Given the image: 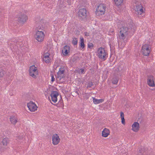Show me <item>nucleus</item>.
Here are the masks:
<instances>
[{
	"mask_svg": "<svg viewBox=\"0 0 155 155\" xmlns=\"http://www.w3.org/2000/svg\"><path fill=\"white\" fill-rule=\"evenodd\" d=\"M78 72L80 74H84V70L82 68L80 69L79 70H78Z\"/></svg>",
	"mask_w": 155,
	"mask_h": 155,
	"instance_id": "31",
	"label": "nucleus"
},
{
	"mask_svg": "<svg viewBox=\"0 0 155 155\" xmlns=\"http://www.w3.org/2000/svg\"><path fill=\"white\" fill-rule=\"evenodd\" d=\"M120 35H119L120 38L123 40H124L126 38V36L128 35H125L124 33L121 32L120 33Z\"/></svg>",
	"mask_w": 155,
	"mask_h": 155,
	"instance_id": "24",
	"label": "nucleus"
},
{
	"mask_svg": "<svg viewBox=\"0 0 155 155\" xmlns=\"http://www.w3.org/2000/svg\"><path fill=\"white\" fill-rule=\"evenodd\" d=\"M98 56L100 59L105 60L106 59V56L107 55V52L104 48L100 47L98 50Z\"/></svg>",
	"mask_w": 155,
	"mask_h": 155,
	"instance_id": "5",
	"label": "nucleus"
},
{
	"mask_svg": "<svg viewBox=\"0 0 155 155\" xmlns=\"http://www.w3.org/2000/svg\"><path fill=\"white\" fill-rule=\"evenodd\" d=\"M78 41L77 38H73L72 41V43L74 45H76L77 44Z\"/></svg>",
	"mask_w": 155,
	"mask_h": 155,
	"instance_id": "25",
	"label": "nucleus"
},
{
	"mask_svg": "<svg viewBox=\"0 0 155 155\" xmlns=\"http://www.w3.org/2000/svg\"><path fill=\"white\" fill-rule=\"evenodd\" d=\"M36 29H44L45 27L43 26L42 25L40 24L39 25L38 27H36Z\"/></svg>",
	"mask_w": 155,
	"mask_h": 155,
	"instance_id": "30",
	"label": "nucleus"
},
{
	"mask_svg": "<svg viewBox=\"0 0 155 155\" xmlns=\"http://www.w3.org/2000/svg\"><path fill=\"white\" fill-rule=\"evenodd\" d=\"M43 60L45 61L46 63H49L50 62V60L48 58H45V57H44L43 58Z\"/></svg>",
	"mask_w": 155,
	"mask_h": 155,
	"instance_id": "28",
	"label": "nucleus"
},
{
	"mask_svg": "<svg viewBox=\"0 0 155 155\" xmlns=\"http://www.w3.org/2000/svg\"><path fill=\"white\" fill-rule=\"evenodd\" d=\"M135 27L133 23H128L127 26H123L120 28V33H124L125 35H129L131 36H132L135 31Z\"/></svg>",
	"mask_w": 155,
	"mask_h": 155,
	"instance_id": "1",
	"label": "nucleus"
},
{
	"mask_svg": "<svg viewBox=\"0 0 155 155\" xmlns=\"http://www.w3.org/2000/svg\"><path fill=\"white\" fill-rule=\"evenodd\" d=\"M36 32H44V29H36Z\"/></svg>",
	"mask_w": 155,
	"mask_h": 155,
	"instance_id": "34",
	"label": "nucleus"
},
{
	"mask_svg": "<svg viewBox=\"0 0 155 155\" xmlns=\"http://www.w3.org/2000/svg\"><path fill=\"white\" fill-rule=\"evenodd\" d=\"M110 133L109 130L105 128L102 132V136L103 137H107L110 134Z\"/></svg>",
	"mask_w": 155,
	"mask_h": 155,
	"instance_id": "16",
	"label": "nucleus"
},
{
	"mask_svg": "<svg viewBox=\"0 0 155 155\" xmlns=\"http://www.w3.org/2000/svg\"><path fill=\"white\" fill-rule=\"evenodd\" d=\"M52 139V143L54 145L58 144L59 143L60 140L59 136L56 134L53 135Z\"/></svg>",
	"mask_w": 155,
	"mask_h": 155,
	"instance_id": "12",
	"label": "nucleus"
},
{
	"mask_svg": "<svg viewBox=\"0 0 155 155\" xmlns=\"http://www.w3.org/2000/svg\"><path fill=\"white\" fill-rule=\"evenodd\" d=\"M116 5L119 6L121 5L123 2V0H114Z\"/></svg>",
	"mask_w": 155,
	"mask_h": 155,
	"instance_id": "23",
	"label": "nucleus"
},
{
	"mask_svg": "<svg viewBox=\"0 0 155 155\" xmlns=\"http://www.w3.org/2000/svg\"><path fill=\"white\" fill-rule=\"evenodd\" d=\"M138 155H142V154H139Z\"/></svg>",
	"mask_w": 155,
	"mask_h": 155,
	"instance_id": "41",
	"label": "nucleus"
},
{
	"mask_svg": "<svg viewBox=\"0 0 155 155\" xmlns=\"http://www.w3.org/2000/svg\"><path fill=\"white\" fill-rule=\"evenodd\" d=\"M78 59L79 58L78 57H74L73 58V61H75L77 59Z\"/></svg>",
	"mask_w": 155,
	"mask_h": 155,
	"instance_id": "39",
	"label": "nucleus"
},
{
	"mask_svg": "<svg viewBox=\"0 0 155 155\" xmlns=\"http://www.w3.org/2000/svg\"><path fill=\"white\" fill-rule=\"evenodd\" d=\"M45 36L44 32H36L35 37L38 42H41L44 40Z\"/></svg>",
	"mask_w": 155,
	"mask_h": 155,
	"instance_id": "7",
	"label": "nucleus"
},
{
	"mask_svg": "<svg viewBox=\"0 0 155 155\" xmlns=\"http://www.w3.org/2000/svg\"><path fill=\"white\" fill-rule=\"evenodd\" d=\"M154 79V77L152 75H150L147 76V83L148 85L150 87H153L155 86L153 81Z\"/></svg>",
	"mask_w": 155,
	"mask_h": 155,
	"instance_id": "8",
	"label": "nucleus"
},
{
	"mask_svg": "<svg viewBox=\"0 0 155 155\" xmlns=\"http://www.w3.org/2000/svg\"><path fill=\"white\" fill-rule=\"evenodd\" d=\"M51 75V81L52 82H53L55 80V78H54V76L52 74Z\"/></svg>",
	"mask_w": 155,
	"mask_h": 155,
	"instance_id": "36",
	"label": "nucleus"
},
{
	"mask_svg": "<svg viewBox=\"0 0 155 155\" xmlns=\"http://www.w3.org/2000/svg\"><path fill=\"white\" fill-rule=\"evenodd\" d=\"M10 120L11 123L13 124H15L17 122V120L16 117L13 116L10 117Z\"/></svg>",
	"mask_w": 155,
	"mask_h": 155,
	"instance_id": "17",
	"label": "nucleus"
},
{
	"mask_svg": "<svg viewBox=\"0 0 155 155\" xmlns=\"http://www.w3.org/2000/svg\"><path fill=\"white\" fill-rule=\"evenodd\" d=\"M9 142V139L8 138L6 137L3 139L2 141V144L4 146H6Z\"/></svg>",
	"mask_w": 155,
	"mask_h": 155,
	"instance_id": "19",
	"label": "nucleus"
},
{
	"mask_svg": "<svg viewBox=\"0 0 155 155\" xmlns=\"http://www.w3.org/2000/svg\"><path fill=\"white\" fill-rule=\"evenodd\" d=\"M94 45L93 43H89L88 44V47L89 48L91 49L93 48Z\"/></svg>",
	"mask_w": 155,
	"mask_h": 155,
	"instance_id": "29",
	"label": "nucleus"
},
{
	"mask_svg": "<svg viewBox=\"0 0 155 155\" xmlns=\"http://www.w3.org/2000/svg\"><path fill=\"white\" fill-rule=\"evenodd\" d=\"M150 46L147 44H145L143 45L141 48V52L142 54L145 56H148L150 52L149 48Z\"/></svg>",
	"mask_w": 155,
	"mask_h": 155,
	"instance_id": "6",
	"label": "nucleus"
},
{
	"mask_svg": "<svg viewBox=\"0 0 155 155\" xmlns=\"http://www.w3.org/2000/svg\"><path fill=\"white\" fill-rule=\"evenodd\" d=\"M94 84L92 82H90L87 84V87H91Z\"/></svg>",
	"mask_w": 155,
	"mask_h": 155,
	"instance_id": "32",
	"label": "nucleus"
},
{
	"mask_svg": "<svg viewBox=\"0 0 155 155\" xmlns=\"http://www.w3.org/2000/svg\"><path fill=\"white\" fill-rule=\"evenodd\" d=\"M118 78L116 76H114L113 78L112 83L113 84H116L118 82Z\"/></svg>",
	"mask_w": 155,
	"mask_h": 155,
	"instance_id": "22",
	"label": "nucleus"
},
{
	"mask_svg": "<svg viewBox=\"0 0 155 155\" xmlns=\"http://www.w3.org/2000/svg\"><path fill=\"white\" fill-rule=\"evenodd\" d=\"M27 105L28 109L30 111L32 112L35 111L37 110V107L35 103L32 101H30L29 103H27Z\"/></svg>",
	"mask_w": 155,
	"mask_h": 155,
	"instance_id": "9",
	"label": "nucleus"
},
{
	"mask_svg": "<svg viewBox=\"0 0 155 155\" xmlns=\"http://www.w3.org/2000/svg\"><path fill=\"white\" fill-rule=\"evenodd\" d=\"M144 153H145V152L144 151V148H140L139 149V154L145 155L144 154Z\"/></svg>",
	"mask_w": 155,
	"mask_h": 155,
	"instance_id": "26",
	"label": "nucleus"
},
{
	"mask_svg": "<svg viewBox=\"0 0 155 155\" xmlns=\"http://www.w3.org/2000/svg\"><path fill=\"white\" fill-rule=\"evenodd\" d=\"M70 47L69 46L66 45L64 46L62 50V53L63 55H67L70 52Z\"/></svg>",
	"mask_w": 155,
	"mask_h": 155,
	"instance_id": "15",
	"label": "nucleus"
},
{
	"mask_svg": "<svg viewBox=\"0 0 155 155\" xmlns=\"http://www.w3.org/2000/svg\"><path fill=\"white\" fill-rule=\"evenodd\" d=\"M73 94L74 95H76V94L77 95H79V93H78V91L77 90H75L73 92H72Z\"/></svg>",
	"mask_w": 155,
	"mask_h": 155,
	"instance_id": "35",
	"label": "nucleus"
},
{
	"mask_svg": "<svg viewBox=\"0 0 155 155\" xmlns=\"http://www.w3.org/2000/svg\"><path fill=\"white\" fill-rule=\"evenodd\" d=\"M29 74L30 76H31L34 78H36V75H38V71L37 68L35 67V65H32L30 67L29 70Z\"/></svg>",
	"mask_w": 155,
	"mask_h": 155,
	"instance_id": "3",
	"label": "nucleus"
},
{
	"mask_svg": "<svg viewBox=\"0 0 155 155\" xmlns=\"http://www.w3.org/2000/svg\"><path fill=\"white\" fill-rule=\"evenodd\" d=\"M121 119V122L122 124H124L125 122V119L124 118V117H123Z\"/></svg>",
	"mask_w": 155,
	"mask_h": 155,
	"instance_id": "38",
	"label": "nucleus"
},
{
	"mask_svg": "<svg viewBox=\"0 0 155 155\" xmlns=\"http://www.w3.org/2000/svg\"><path fill=\"white\" fill-rule=\"evenodd\" d=\"M106 6L105 5L100 4L98 6L95 12L96 15L104 14L105 13Z\"/></svg>",
	"mask_w": 155,
	"mask_h": 155,
	"instance_id": "2",
	"label": "nucleus"
},
{
	"mask_svg": "<svg viewBox=\"0 0 155 155\" xmlns=\"http://www.w3.org/2000/svg\"><path fill=\"white\" fill-rule=\"evenodd\" d=\"M93 102L95 104H97L102 102L104 100L103 99H97L94 97H93Z\"/></svg>",
	"mask_w": 155,
	"mask_h": 155,
	"instance_id": "18",
	"label": "nucleus"
},
{
	"mask_svg": "<svg viewBox=\"0 0 155 155\" xmlns=\"http://www.w3.org/2000/svg\"><path fill=\"white\" fill-rule=\"evenodd\" d=\"M84 35L86 36H89V34L87 32L84 33Z\"/></svg>",
	"mask_w": 155,
	"mask_h": 155,
	"instance_id": "40",
	"label": "nucleus"
},
{
	"mask_svg": "<svg viewBox=\"0 0 155 155\" xmlns=\"http://www.w3.org/2000/svg\"><path fill=\"white\" fill-rule=\"evenodd\" d=\"M120 115L121 118H122L123 117H124V114L123 112H120Z\"/></svg>",
	"mask_w": 155,
	"mask_h": 155,
	"instance_id": "37",
	"label": "nucleus"
},
{
	"mask_svg": "<svg viewBox=\"0 0 155 155\" xmlns=\"http://www.w3.org/2000/svg\"><path fill=\"white\" fill-rule=\"evenodd\" d=\"M139 124L137 122H135L132 125L131 130L135 132H137L139 129Z\"/></svg>",
	"mask_w": 155,
	"mask_h": 155,
	"instance_id": "14",
	"label": "nucleus"
},
{
	"mask_svg": "<svg viewBox=\"0 0 155 155\" xmlns=\"http://www.w3.org/2000/svg\"><path fill=\"white\" fill-rule=\"evenodd\" d=\"M64 72V68H61L59 69V71L57 73V78H59L60 80L65 77Z\"/></svg>",
	"mask_w": 155,
	"mask_h": 155,
	"instance_id": "11",
	"label": "nucleus"
},
{
	"mask_svg": "<svg viewBox=\"0 0 155 155\" xmlns=\"http://www.w3.org/2000/svg\"><path fill=\"white\" fill-rule=\"evenodd\" d=\"M61 99L59 101L58 103L57 104V106L59 107H63V101L61 97V96H60Z\"/></svg>",
	"mask_w": 155,
	"mask_h": 155,
	"instance_id": "21",
	"label": "nucleus"
},
{
	"mask_svg": "<svg viewBox=\"0 0 155 155\" xmlns=\"http://www.w3.org/2000/svg\"><path fill=\"white\" fill-rule=\"evenodd\" d=\"M80 46L81 48L82 49L84 48L85 45L84 43V39L83 38L81 37L80 38Z\"/></svg>",
	"mask_w": 155,
	"mask_h": 155,
	"instance_id": "20",
	"label": "nucleus"
},
{
	"mask_svg": "<svg viewBox=\"0 0 155 155\" xmlns=\"http://www.w3.org/2000/svg\"><path fill=\"white\" fill-rule=\"evenodd\" d=\"M5 74L4 71L2 69H0V78H2L3 77Z\"/></svg>",
	"mask_w": 155,
	"mask_h": 155,
	"instance_id": "27",
	"label": "nucleus"
},
{
	"mask_svg": "<svg viewBox=\"0 0 155 155\" xmlns=\"http://www.w3.org/2000/svg\"><path fill=\"white\" fill-rule=\"evenodd\" d=\"M79 18L82 21H85L87 20V14L86 9L83 8L80 9L78 12Z\"/></svg>",
	"mask_w": 155,
	"mask_h": 155,
	"instance_id": "4",
	"label": "nucleus"
},
{
	"mask_svg": "<svg viewBox=\"0 0 155 155\" xmlns=\"http://www.w3.org/2000/svg\"><path fill=\"white\" fill-rule=\"evenodd\" d=\"M59 95V94L57 91H52L50 94L52 101L54 103L57 102L58 101L57 97Z\"/></svg>",
	"mask_w": 155,
	"mask_h": 155,
	"instance_id": "10",
	"label": "nucleus"
},
{
	"mask_svg": "<svg viewBox=\"0 0 155 155\" xmlns=\"http://www.w3.org/2000/svg\"><path fill=\"white\" fill-rule=\"evenodd\" d=\"M50 55V54L49 53L46 52L45 53L44 55V57H45V58H49V56Z\"/></svg>",
	"mask_w": 155,
	"mask_h": 155,
	"instance_id": "33",
	"label": "nucleus"
},
{
	"mask_svg": "<svg viewBox=\"0 0 155 155\" xmlns=\"http://www.w3.org/2000/svg\"><path fill=\"white\" fill-rule=\"evenodd\" d=\"M27 17L25 14H21L18 17L17 20L20 23H24L26 21Z\"/></svg>",
	"mask_w": 155,
	"mask_h": 155,
	"instance_id": "13",
	"label": "nucleus"
}]
</instances>
